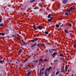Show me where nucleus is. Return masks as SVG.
<instances>
[{"label":"nucleus","mask_w":76,"mask_h":76,"mask_svg":"<svg viewBox=\"0 0 76 76\" xmlns=\"http://www.w3.org/2000/svg\"><path fill=\"white\" fill-rule=\"evenodd\" d=\"M37 40H38V38H35L33 40H31V42H35V41H37Z\"/></svg>","instance_id":"obj_1"},{"label":"nucleus","mask_w":76,"mask_h":76,"mask_svg":"<svg viewBox=\"0 0 76 76\" xmlns=\"http://www.w3.org/2000/svg\"><path fill=\"white\" fill-rule=\"evenodd\" d=\"M57 52H55L53 53V58H54L55 57V56H57Z\"/></svg>","instance_id":"obj_2"},{"label":"nucleus","mask_w":76,"mask_h":76,"mask_svg":"<svg viewBox=\"0 0 76 76\" xmlns=\"http://www.w3.org/2000/svg\"><path fill=\"white\" fill-rule=\"evenodd\" d=\"M67 1H68V0H64L63 1L62 3H64V4H66Z\"/></svg>","instance_id":"obj_3"},{"label":"nucleus","mask_w":76,"mask_h":76,"mask_svg":"<svg viewBox=\"0 0 76 76\" xmlns=\"http://www.w3.org/2000/svg\"><path fill=\"white\" fill-rule=\"evenodd\" d=\"M38 29L40 30H41L42 29V27L41 26H38Z\"/></svg>","instance_id":"obj_4"},{"label":"nucleus","mask_w":76,"mask_h":76,"mask_svg":"<svg viewBox=\"0 0 76 76\" xmlns=\"http://www.w3.org/2000/svg\"><path fill=\"white\" fill-rule=\"evenodd\" d=\"M53 19V17H50V19H48V22H51V20H52Z\"/></svg>","instance_id":"obj_5"},{"label":"nucleus","mask_w":76,"mask_h":76,"mask_svg":"<svg viewBox=\"0 0 76 76\" xmlns=\"http://www.w3.org/2000/svg\"><path fill=\"white\" fill-rule=\"evenodd\" d=\"M42 72V69H41L40 70V75H42V74H44V72Z\"/></svg>","instance_id":"obj_6"},{"label":"nucleus","mask_w":76,"mask_h":76,"mask_svg":"<svg viewBox=\"0 0 76 76\" xmlns=\"http://www.w3.org/2000/svg\"><path fill=\"white\" fill-rule=\"evenodd\" d=\"M33 28L35 30H37V28H36V25H33Z\"/></svg>","instance_id":"obj_7"},{"label":"nucleus","mask_w":76,"mask_h":76,"mask_svg":"<svg viewBox=\"0 0 76 76\" xmlns=\"http://www.w3.org/2000/svg\"><path fill=\"white\" fill-rule=\"evenodd\" d=\"M49 51L50 54H52V53H53V51L51 50L50 49H49Z\"/></svg>","instance_id":"obj_8"},{"label":"nucleus","mask_w":76,"mask_h":76,"mask_svg":"<svg viewBox=\"0 0 76 76\" xmlns=\"http://www.w3.org/2000/svg\"><path fill=\"white\" fill-rule=\"evenodd\" d=\"M37 45V43H35L34 44L31 45V47H34L35 46H36Z\"/></svg>","instance_id":"obj_9"},{"label":"nucleus","mask_w":76,"mask_h":76,"mask_svg":"<svg viewBox=\"0 0 76 76\" xmlns=\"http://www.w3.org/2000/svg\"><path fill=\"white\" fill-rule=\"evenodd\" d=\"M38 60H34L33 61V62L34 63H38Z\"/></svg>","instance_id":"obj_10"},{"label":"nucleus","mask_w":76,"mask_h":76,"mask_svg":"<svg viewBox=\"0 0 76 76\" xmlns=\"http://www.w3.org/2000/svg\"><path fill=\"white\" fill-rule=\"evenodd\" d=\"M18 52H19V53H22V52H23V50H22V49H20L18 51Z\"/></svg>","instance_id":"obj_11"},{"label":"nucleus","mask_w":76,"mask_h":76,"mask_svg":"<svg viewBox=\"0 0 76 76\" xmlns=\"http://www.w3.org/2000/svg\"><path fill=\"white\" fill-rule=\"evenodd\" d=\"M44 73H45V76H48L47 75V70H46L45 71V72H44Z\"/></svg>","instance_id":"obj_12"},{"label":"nucleus","mask_w":76,"mask_h":76,"mask_svg":"<svg viewBox=\"0 0 76 76\" xmlns=\"http://www.w3.org/2000/svg\"><path fill=\"white\" fill-rule=\"evenodd\" d=\"M67 65H65V69L66 72H67Z\"/></svg>","instance_id":"obj_13"},{"label":"nucleus","mask_w":76,"mask_h":76,"mask_svg":"<svg viewBox=\"0 0 76 76\" xmlns=\"http://www.w3.org/2000/svg\"><path fill=\"white\" fill-rule=\"evenodd\" d=\"M61 69L62 70H61V72H64V71L65 69H64V68H62Z\"/></svg>","instance_id":"obj_14"},{"label":"nucleus","mask_w":76,"mask_h":76,"mask_svg":"<svg viewBox=\"0 0 76 76\" xmlns=\"http://www.w3.org/2000/svg\"><path fill=\"white\" fill-rule=\"evenodd\" d=\"M55 26L56 27V28H59V27H60V26L58 24H56Z\"/></svg>","instance_id":"obj_15"},{"label":"nucleus","mask_w":76,"mask_h":76,"mask_svg":"<svg viewBox=\"0 0 76 76\" xmlns=\"http://www.w3.org/2000/svg\"><path fill=\"white\" fill-rule=\"evenodd\" d=\"M31 73L30 72H28L27 73V76H29L30 75H31Z\"/></svg>","instance_id":"obj_16"},{"label":"nucleus","mask_w":76,"mask_h":76,"mask_svg":"<svg viewBox=\"0 0 76 76\" xmlns=\"http://www.w3.org/2000/svg\"><path fill=\"white\" fill-rule=\"evenodd\" d=\"M0 35H1L2 36H4V33H0Z\"/></svg>","instance_id":"obj_17"},{"label":"nucleus","mask_w":76,"mask_h":76,"mask_svg":"<svg viewBox=\"0 0 76 76\" xmlns=\"http://www.w3.org/2000/svg\"><path fill=\"white\" fill-rule=\"evenodd\" d=\"M64 31L66 33V34H69V31H67V30H64Z\"/></svg>","instance_id":"obj_18"},{"label":"nucleus","mask_w":76,"mask_h":76,"mask_svg":"<svg viewBox=\"0 0 76 76\" xmlns=\"http://www.w3.org/2000/svg\"><path fill=\"white\" fill-rule=\"evenodd\" d=\"M60 57H64L63 54H60Z\"/></svg>","instance_id":"obj_19"},{"label":"nucleus","mask_w":76,"mask_h":76,"mask_svg":"<svg viewBox=\"0 0 76 76\" xmlns=\"http://www.w3.org/2000/svg\"><path fill=\"white\" fill-rule=\"evenodd\" d=\"M34 9H39V7H36L34 8Z\"/></svg>","instance_id":"obj_20"},{"label":"nucleus","mask_w":76,"mask_h":76,"mask_svg":"<svg viewBox=\"0 0 76 76\" xmlns=\"http://www.w3.org/2000/svg\"><path fill=\"white\" fill-rule=\"evenodd\" d=\"M75 9L73 8L72 7H71L70 8H69V10H74Z\"/></svg>","instance_id":"obj_21"},{"label":"nucleus","mask_w":76,"mask_h":76,"mask_svg":"<svg viewBox=\"0 0 76 76\" xmlns=\"http://www.w3.org/2000/svg\"><path fill=\"white\" fill-rule=\"evenodd\" d=\"M28 58H27L25 61H24L23 63H25V62H26L27 61H28Z\"/></svg>","instance_id":"obj_22"},{"label":"nucleus","mask_w":76,"mask_h":76,"mask_svg":"<svg viewBox=\"0 0 76 76\" xmlns=\"http://www.w3.org/2000/svg\"><path fill=\"white\" fill-rule=\"evenodd\" d=\"M35 1V0H32L30 1V2L31 3H33V2H34V1Z\"/></svg>","instance_id":"obj_23"},{"label":"nucleus","mask_w":76,"mask_h":76,"mask_svg":"<svg viewBox=\"0 0 76 76\" xmlns=\"http://www.w3.org/2000/svg\"><path fill=\"white\" fill-rule=\"evenodd\" d=\"M48 18H51V15L50 14H49L48 15Z\"/></svg>","instance_id":"obj_24"},{"label":"nucleus","mask_w":76,"mask_h":76,"mask_svg":"<svg viewBox=\"0 0 76 76\" xmlns=\"http://www.w3.org/2000/svg\"><path fill=\"white\" fill-rule=\"evenodd\" d=\"M45 34H46V35H47V34H48V31H45Z\"/></svg>","instance_id":"obj_25"},{"label":"nucleus","mask_w":76,"mask_h":76,"mask_svg":"<svg viewBox=\"0 0 76 76\" xmlns=\"http://www.w3.org/2000/svg\"><path fill=\"white\" fill-rule=\"evenodd\" d=\"M58 74H59V72H56V75H58Z\"/></svg>","instance_id":"obj_26"},{"label":"nucleus","mask_w":76,"mask_h":76,"mask_svg":"<svg viewBox=\"0 0 76 76\" xmlns=\"http://www.w3.org/2000/svg\"><path fill=\"white\" fill-rule=\"evenodd\" d=\"M25 68L27 70L28 69V65L26 66L25 67Z\"/></svg>","instance_id":"obj_27"},{"label":"nucleus","mask_w":76,"mask_h":76,"mask_svg":"<svg viewBox=\"0 0 76 76\" xmlns=\"http://www.w3.org/2000/svg\"><path fill=\"white\" fill-rule=\"evenodd\" d=\"M65 15H66V16H68L69 15V13L68 12H66L65 13Z\"/></svg>","instance_id":"obj_28"},{"label":"nucleus","mask_w":76,"mask_h":76,"mask_svg":"<svg viewBox=\"0 0 76 76\" xmlns=\"http://www.w3.org/2000/svg\"><path fill=\"white\" fill-rule=\"evenodd\" d=\"M0 63L1 64H3V61L2 60L0 61Z\"/></svg>","instance_id":"obj_29"},{"label":"nucleus","mask_w":76,"mask_h":76,"mask_svg":"<svg viewBox=\"0 0 76 76\" xmlns=\"http://www.w3.org/2000/svg\"><path fill=\"white\" fill-rule=\"evenodd\" d=\"M69 26H72V24H71V23H69Z\"/></svg>","instance_id":"obj_30"},{"label":"nucleus","mask_w":76,"mask_h":76,"mask_svg":"<svg viewBox=\"0 0 76 76\" xmlns=\"http://www.w3.org/2000/svg\"><path fill=\"white\" fill-rule=\"evenodd\" d=\"M23 44H24V45H26V43H25V42H23Z\"/></svg>","instance_id":"obj_31"},{"label":"nucleus","mask_w":76,"mask_h":76,"mask_svg":"<svg viewBox=\"0 0 76 76\" xmlns=\"http://www.w3.org/2000/svg\"><path fill=\"white\" fill-rule=\"evenodd\" d=\"M74 47H76V44H75L74 45Z\"/></svg>","instance_id":"obj_32"},{"label":"nucleus","mask_w":76,"mask_h":76,"mask_svg":"<svg viewBox=\"0 0 76 76\" xmlns=\"http://www.w3.org/2000/svg\"><path fill=\"white\" fill-rule=\"evenodd\" d=\"M3 24H0V26H3Z\"/></svg>","instance_id":"obj_33"},{"label":"nucleus","mask_w":76,"mask_h":76,"mask_svg":"<svg viewBox=\"0 0 76 76\" xmlns=\"http://www.w3.org/2000/svg\"><path fill=\"white\" fill-rule=\"evenodd\" d=\"M42 71H44V68L43 67V68H42Z\"/></svg>","instance_id":"obj_34"},{"label":"nucleus","mask_w":76,"mask_h":76,"mask_svg":"<svg viewBox=\"0 0 76 76\" xmlns=\"http://www.w3.org/2000/svg\"><path fill=\"white\" fill-rule=\"evenodd\" d=\"M67 12H68L69 13H70V10H67Z\"/></svg>","instance_id":"obj_35"},{"label":"nucleus","mask_w":76,"mask_h":76,"mask_svg":"<svg viewBox=\"0 0 76 76\" xmlns=\"http://www.w3.org/2000/svg\"><path fill=\"white\" fill-rule=\"evenodd\" d=\"M28 68H29V69L30 70V69H31V67H30V66H29L28 65Z\"/></svg>","instance_id":"obj_36"},{"label":"nucleus","mask_w":76,"mask_h":76,"mask_svg":"<svg viewBox=\"0 0 76 76\" xmlns=\"http://www.w3.org/2000/svg\"><path fill=\"white\" fill-rule=\"evenodd\" d=\"M45 61H48V60L46 59H45Z\"/></svg>","instance_id":"obj_37"},{"label":"nucleus","mask_w":76,"mask_h":76,"mask_svg":"<svg viewBox=\"0 0 76 76\" xmlns=\"http://www.w3.org/2000/svg\"><path fill=\"white\" fill-rule=\"evenodd\" d=\"M54 62H56V61H58V60H55L54 61Z\"/></svg>","instance_id":"obj_38"},{"label":"nucleus","mask_w":76,"mask_h":76,"mask_svg":"<svg viewBox=\"0 0 76 76\" xmlns=\"http://www.w3.org/2000/svg\"><path fill=\"white\" fill-rule=\"evenodd\" d=\"M65 59L66 60V61H67V58H65Z\"/></svg>","instance_id":"obj_39"},{"label":"nucleus","mask_w":76,"mask_h":76,"mask_svg":"<svg viewBox=\"0 0 76 76\" xmlns=\"http://www.w3.org/2000/svg\"><path fill=\"white\" fill-rule=\"evenodd\" d=\"M63 25H64V24H62V25L60 27H62L63 26Z\"/></svg>","instance_id":"obj_40"},{"label":"nucleus","mask_w":76,"mask_h":76,"mask_svg":"<svg viewBox=\"0 0 76 76\" xmlns=\"http://www.w3.org/2000/svg\"><path fill=\"white\" fill-rule=\"evenodd\" d=\"M28 44V42L26 43V46H27V44Z\"/></svg>","instance_id":"obj_41"},{"label":"nucleus","mask_w":76,"mask_h":76,"mask_svg":"<svg viewBox=\"0 0 76 76\" xmlns=\"http://www.w3.org/2000/svg\"><path fill=\"white\" fill-rule=\"evenodd\" d=\"M41 45H43V46H44V45H44V44H43V43H41Z\"/></svg>","instance_id":"obj_42"},{"label":"nucleus","mask_w":76,"mask_h":76,"mask_svg":"<svg viewBox=\"0 0 76 76\" xmlns=\"http://www.w3.org/2000/svg\"><path fill=\"white\" fill-rule=\"evenodd\" d=\"M48 69H51L52 68H51V67H49V68H48Z\"/></svg>","instance_id":"obj_43"},{"label":"nucleus","mask_w":76,"mask_h":76,"mask_svg":"<svg viewBox=\"0 0 76 76\" xmlns=\"http://www.w3.org/2000/svg\"><path fill=\"white\" fill-rule=\"evenodd\" d=\"M55 50V49H51V50H52V51H54Z\"/></svg>","instance_id":"obj_44"},{"label":"nucleus","mask_w":76,"mask_h":76,"mask_svg":"<svg viewBox=\"0 0 76 76\" xmlns=\"http://www.w3.org/2000/svg\"><path fill=\"white\" fill-rule=\"evenodd\" d=\"M40 64H41V62H39V66Z\"/></svg>","instance_id":"obj_45"},{"label":"nucleus","mask_w":76,"mask_h":76,"mask_svg":"<svg viewBox=\"0 0 76 76\" xmlns=\"http://www.w3.org/2000/svg\"><path fill=\"white\" fill-rule=\"evenodd\" d=\"M19 63V62H16V64H18V63Z\"/></svg>","instance_id":"obj_46"},{"label":"nucleus","mask_w":76,"mask_h":76,"mask_svg":"<svg viewBox=\"0 0 76 76\" xmlns=\"http://www.w3.org/2000/svg\"><path fill=\"white\" fill-rule=\"evenodd\" d=\"M40 61H42V58H40Z\"/></svg>","instance_id":"obj_47"},{"label":"nucleus","mask_w":76,"mask_h":76,"mask_svg":"<svg viewBox=\"0 0 76 76\" xmlns=\"http://www.w3.org/2000/svg\"><path fill=\"white\" fill-rule=\"evenodd\" d=\"M41 3H40L39 4V6H41Z\"/></svg>","instance_id":"obj_48"},{"label":"nucleus","mask_w":76,"mask_h":76,"mask_svg":"<svg viewBox=\"0 0 76 76\" xmlns=\"http://www.w3.org/2000/svg\"><path fill=\"white\" fill-rule=\"evenodd\" d=\"M1 22V19H0V22Z\"/></svg>","instance_id":"obj_49"},{"label":"nucleus","mask_w":76,"mask_h":76,"mask_svg":"<svg viewBox=\"0 0 76 76\" xmlns=\"http://www.w3.org/2000/svg\"><path fill=\"white\" fill-rule=\"evenodd\" d=\"M21 41H22V42H24L23 41V40H21Z\"/></svg>","instance_id":"obj_50"},{"label":"nucleus","mask_w":76,"mask_h":76,"mask_svg":"<svg viewBox=\"0 0 76 76\" xmlns=\"http://www.w3.org/2000/svg\"><path fill=\"white\" fill-rule=\"evenodd\" d=\"M57 72H58V71H59V70L58 69H57Z\"/></svg>","instance_id":"obj_51"},{"label":"nucleus","mask_w":76,"mask_h":76,"mask_svg":"<svg viewBox=\"0 0 76 76\" xmlns=\"http://www.w3.org/2000/svg\"><path fill=\"white\" fill-rule=\"evenodd\" d=\"M12 59H11L10 60V62H12Z\"/></svg>","instance_id":"obj_52"},{"label":"nucleus","mask_w":76,"mask_h":76,"mask_svg":"<svg viewBox=\"0 0 76 76\" xmlns=\"http://www.w3.org/2000/svg\"><path fill=\"white\" fill-rule=\"evenodd\" d=\"M12 37H15V35H13L12 36Z\"/></svg>","instance_id":"obj_53"},{"label":"nucleus","mask_w":76,"mask_h":76,"mask_svg":"<svg viewBox=\"0 0 76 76\" xmlns=\"http://www.w3.org/2000/svg\"><path fill=\"white\" fill-rule=\"evenodd\" d=\"M2 62H3H3L4 63V61L3 60V61H2Z\"/></svg>","instance_id":"obj_54"},{"label":"nucleus","mask_w":76,"mask_h":76,"mask_svg":"<svg viewBox=\"0 0 76 76\" xmlns=\"http://www.w3.org/2000/svg\"><path fill=\"white\" fill-rule=\"evenodd\" d=\"M48 72H49V71H50V69H48Z\"/></svg>","instance_id":"obj_55"},{"label":"nucleus","mask_w":76,"mask_h":76,"mask_svg":"<svg viewBox=\"0 0 76 76\" xmlns=\"http://www.w3.org/2000/svg\"><path fill=\"white\" fill-rule=\"evenodd\" d=\"M34 66V65H32V67H33Z\"/></svg>","instance_id":"obj_56"},{"label":"nucleus","mask_w":76,"mask_h":76,"mask_svg":"<svg viewBox=\"0 0 76 76\" xmlns=\"http://www.w3.org/2000/svg\"><path fill=\"white\" fill-rule=\"evenodd\" d=\"M32 55H34V53H32L31 54V56H32Z\"/></svg>","instance_id":"obj_57"},{"label":"nucleus","mask_w":76,"mask_h":76,"mask_svg":"<svg viewBox=\"0 0 76 76\" xmlns=\"http://www.w3.org/2000/svg\"><path fill=\"white\" fill-rule=\"evenodd\" d=\"M73 76V74H72V76Z\"/></svg>","instance_id":"obj_58"},{"label":"nucleus","mask_w":76,"mask_h":76,"mask_svg":"<svg viewBox=\"0 0 76 76\" xmlns=\"http://www.w3.org/2000/svg\"><path fill=\"white\" fill-rule=\"evenodd\" d=\"M18 38V39L20 40V39H19V38Z\"/></svg>","instance_id":"obj_59"},{"label":"nucleus","mask_w":76,"mask_h":76,"mask_svg":"<svg viewBox=\"0 0 76 76\" xmlns=\"http://www.w3.org/2000/svg\"><path fill=\"white\" fill-rule=\"evenodd\" d=\"M44 48H45V45H44Z\"/></svg>","instance_id":"obj_60"},{"label":"nucleus","mask_w":76,"mask_h":76,"mask_svg":"<svg viewBox=\"0 0 76 76\" xmlns=\"http://www.w3.org/2000/svg\"><path fill=\"white\" fill-rule=\"evenodd\" d=\"M31 57V56H30L29 57Z\"/></svg>","instance_id":"obj_61"},{"label":"nucleus","mask_w":76,"mask_h":76,"mask_svg":"<svg viewBox=\"0 0 76 76\" xmlns=\"http://www.w3.org/2000/svg\"><path fill=\"white\" fill-rule=\"evenodd\" d=\"M53 74H54V72H53Z\"/></svg>","instance_id":"obj_62"},{"label":"nucleus","mask_w":76,"mask_h":76,"mask_svg":"<svg viewBox=\"0 0 76 76\" xmlns=\"http://www.w3.org/2000/svg\"><path fill=\"white\" fill-rule=\"evenodd\" d=\"M75 76H76V74L75 75Z\"/></svg>","instance_id":"obj_63"},{"label":"nucleus","mask_w":76,"mask_h":76,"mask_svg":"<svg viewBox=\"0 0 76 76\" xmlns=\"http://www.w3.org/2000/svg\"><path fill=\"white\" fill-rule=\"evenodd\" d=\"M1 76V75H0V76Z\"/></svg>","instance_id":"obj_64"}]
</instances>
